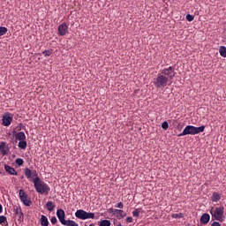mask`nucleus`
Returning a JSON list of instances; mask_svg holds the SVG:
<instances>
[{"label":"nucleus","mask_w":226,"mask_h":226,"mask_svg":"<svg viewBox=\"0 0 226 226\" xmlns=\"http://www.w3.org/2000/svg\"><path fill=\"white\" fill-rule=\"evenodd\" d=\"M176 75V69L173 66L164 68L157 73L156 77L154 79L153 84L156 89H164V87L169 86V82L174 79Z\"/></svg>","instance_id":"obj_1"},{"label":"nucleus","mask_w":226,"mask_h":226,"mask_svg":"<svg viewBox=\"0 0 226 226\" xmlns=\"http://www.w3.org/2000/svg\"><path fill=\"white\" fill-rule=\"evenodd\" d=\"M210 215L212 216V220H215L216 222H220L221 223H223L225 222V207H216L210 208Z\"/></svg>","instance_id":"obj_2"},{"label":"nucleus","mask_w":226,"mask_h":226,"mask_svg":"<svg viewBox=\"0 0 226 226\" xmlns=\"http://www.w3.org/2000/svg\"><path fill=\"white\" fill-rule=\"evenodd\" d=\"M35 192L43 195L44 193H49L50 192V187L45 182L40 179V177H35L33 180Z\"/></svg>","instance_id":"obj_3"},{"label":"nucleus","mask_w":226,"mask_h":226,"mask_svg":"<svg viewBox=\"0 0 226 226\" xmlns=\"http://www.w3.org/2000/svg\"><path fill=\"white\" fill-rule=\"evenodd\" d=\"M206 130V126L201 125L200 127H195L193 125H187L184 131L177 135V137H185V135H197L202 133Z\"/></svg>","instance_id":"obj_4"},{"label":"nucleus","mask_w":226,"mask_h":226,"mask_svg":"<svg viewBox=\"0 0 226 226\" xmlns=\"http://www.w3.org/2000/svg\"><path fill=\"white\" fill-rule=\"evenodd\" d=\"M75 216L79 220H88L89 218L93 220L94 219V213H87L85 210L79 209L76 211Z\"/></svg>","instance_id":"obj_5"},{"label":"nucleus","mask_w":226,"mask_h":226,"mask_svg":"<svg viewBox=\"0 0 226 226\" xmlns=\"http://www.w3.org/2000/svg\"><path fill=\"white\" fill-rule=\"evenodd\" d=\"M13 123V114L6 112L2 117V124L4 126H10Z\"/></svg>","instance_id":"obj_6"},{"label":"nucleus","mask_w":226,"mask_h":226,"mask_svg":"<svg viewBox=\"0 0 226 226\" xmlns=\"http://www.w3.org/2000/svg\"><path fill=\"white\" fill-rule=\"evenodd\" d=\"M19 199L25 206H27V207L31 206L32 204L31 199H29L26 192H24V190L22 189L19 190Z\"/></svg>","instance_id":"obj_7"},{"label":"nucleus","mask_w":226,"mask_h":226,"mask_svg":"<svg viewBox=\"0 0 226 226\" xmlns=\"http://www.w3.org/2000/svg\"><path fill=\"white\" fill-rule=\"evenodd\" d=\"M25 177L29 180L33 179V181L36 179V177H38L36 170H31L29 168L25 169Z\"/></svg>","instance_id":"obj_8"},{"label":"nucleus","mask_w":226,"mask_h":226,"mask_svg":"<svg viewBox=\"0 0 226 226\" xmlns=\"http://www.w3.org/2000/svg\"><path fill=\"white\" fill-rule=\"evenodd\" d=\"M56 216H57V218H58V220H59V222H60V223H62V225H65L67 222H68V221H66L64 218H65V216H66V214L64 213V210H63V209H57V211H56Z\"/></svg>","instance_id":"obj_9"},{"label":"nucleus","mask_w":226,"mask_h":226,"mask_svg":"<svg viewBox=\"0 0 226 226\" xmlns=\"http://www.w3.org/2000/svg\"><path fill=\"white\" fill-rule=\"evenodd\" d=\"M58 34L60 36H65L68 34V25L66 23L64 22L58 26Z\"/></svg>","instance_id":"obj_10"},{"label":"nucleus","mask_w":226,"mask_h":226,"mask_svg":"<svg viewBox=\"0 0 226 226\" xmlns=\"http://www.w3.org/2000/svg\"><path fill=\"white\" fill-rule=\"evenodd\" d=\"M209 220H211V216L209 215V214H203L200 217V223L202 225H207V223H209Z\"/></svg>","instance_id":"obj_11"},{"label":"nucleus","mask_w":226,"mask_h":226,"mask_svg":"<svg viewBox=\"0 0 226 226\" xmlns=\"http://www.w3.org/2000/svg\"><path fill=\"white\" fill-rule=\"evenodd\" d=\"M14 211L15 215L19 217L18 222H24V213L22 212V208L16 207Z\"/></svg>","instance_id":"obj_12"},{"label":"nucleus","mask_w":226,"mask_h":226,"mask_svg":"<svg viewBox=\"0 0 226 226\" xmlns=\"http://www.w3.org/2000/svg\"><path fill=\"white\" fill-rule=\"evenodd\" d=\"M4 170L7 172V174H10L11 176H17V170L13 169V167L10 165H4Z\"/></svg>","instance_id":"obj_13"},{"label":"nucleus","mask_w":226,"mask_h":226,"mask_svg":"<svg viewBox=\"0 0 226 226\" xmlns=\"http://www.w3.org/2000/svg\"><path fill=\"white\" fill-rule=\"evenodd\" d=\"M221 199L222 195L220 193H218L217 192H213L211 196L212 202H220Z\"/></svg>","instance_id":"obj_14"},{"label":"nucleus","mask_w":226,"mask_h":226,"mask_svg":"<svg viewBox=\"0 0 226 226\" xmlns=\"http://www.w3.org/2000/svg\"><path fill=\"white\" fill-rule=\"evenodd\" d=\"M16 140H26V133L24 132H19L15 134Z\"/></svg>","instance_id":"obj_15"},{"label":"nucleus","mask_w":226,"mask_h":226,"mask_svg":"<svg viewBox=\"0 0 226 226\" xmlns=\"http://www.w3.org/2000/svg\"><path fill=\"white\" fill-rule=\"evenodd\" d=\"M115 213H116L117 215H118L117 216V218L118 220H121V218H124V216H126V213H124V211H123V210H121V209H116V210H115Z\"/></svg>","instance_id":"obj_16"},{"label":"nucleus","mask_w":226,"mask_h":226,"mask_svg":"<svg viewBox=\"0 0 226 226\" xmlns=\"http://www.w3.org/2000/svg\"><path fill=\"white\" fill-rule=\"evenodd\" d=\"M46 209L52 212L54 209H56V204H54L52 201H48L46 203Z\"/></svg>","instance_id":"obj_17"},{"label":"nucleus","mask_w":226,"mask_h":226,"mask_svg":"<svg viewBox=\"0 0 226 226\" xmlns=\"http://www.w3.org/2000/svg\"><path fill=\"white\" fill-rule=\"evenodd\" d=\"M40 222L41 226H49V219L47 216L41 215Z\"/></svg>","instance_id":"obj_18"},{"label":"nucleus","mask_w":226,"mask_h":226,"mask_svg":"<svg viewBox=\"0 0 226 226\" xmlns=\"http://www.w3.org/2000/svg\"><path fill=\"white\" fill-rule=\"evenodd\" d=\"M18 147L19 149H26V147H27V141H26V139L20 140L18 144Z\"/></svg>","instance_id":"obj_19"},{"label":"nucleus","mask_w":226,"mask_h":226,"mask_svg":"<svg viewBox=\"0 0 226 226\" xmlns=\"http://www.w3.org/2000/svg\"><path fill=\"white\" fill-rule=\"evenodd\" d=\"M219 54L222 56V57H226V47L221 46L219 49Z\"/></svg>","instance_id":"obj_20"},{"label":"nucleus","mask_w":226,"mask_h":226,"mask_svg":"<svg viewBox=\"0 0 226 226\" xmlns=\"http://www.w3.org/2000/svg\"><path fill=\"white\" fill-rule=\"evenodd\" d=\"M8 33V28L0 26V36H4Z\"/></svg>","instance_id":"obj_21"},{"label":"nucleus","mask_w":226,"mask_h":226,"mask_svg":"<svg viewBox=\"0 0 226 226\" xmlns=\"http://www.w3.org/2000/svg\"><path fill=\"white\" fill-rule=\"evenodd\" d=\"M99 226H110V221L102 220L99 222Z\"/></svg>","instance_id":"obj_22"},{"label":"nucleus","mask_w":226,"mask_h":226,"mask_svg":"<svg viewBox=\"0 0 226 226\" xmlns=\"http://www.w3.org/2000/svg\"><path fill=\"white\" fill-rule=\"evenodd\" d=\"M65 226H79V223H77L75 221L67 220Z\"/></svg>","instance_id":"obj_23"},{"label":"nucleus","mask_w":226,"mask_h":226,"mask_svg":"<svg viewBox=\"0 0 226 226\" xmlns=\"http://www.w3.org/2000/svg\"><path fill=\"white\" fill-rule=\"evenodd\" d=\"M132 216H134V218H139V216H140V209L139 208H136L132 212Z\"/></svg>","instance_id":"obj_24"},{"label":"nucleus","mask_w":226,"mask_h":226,"mask_svg":"<svg viewBox=\"0 0 226 226\" xmlns=\"http://www.w3.org/2000/svg\"><path fill=\"white\" fill-rule=\"evenodd\" d=\"M52 52H53L52 49H48V50H44L42 52V54H43V56H45V57H49V56H52Z\"/></svg>","instance_id":"obj_25"},{"label":"nucleus","mask_w":226,"mask_h":226,"mask_svg":"<svg viewBox=\"0 0 226 226\" xmlns=\"http://www.w3.org/2000/svg\"><path fill=\"white\" fill-rule=\"evenodd\" d=\"M172 218H185V214L179 213V214H173Z\"/></svg>","instance_id":"obj_26"},{"label":"nucleus","mask_w":226,"mask_h":226,"mask_svg":"<svg viewBox=\"0 0 226 226\" xmlns=\"http://www.w3.org/2000/svg\"><path fill=\"white\" fill-rule=\"evenodd\" d=\"M16 164L19 165V167H21V165H24V159L22 158L16 159Z\"/></svg>","instance_id":"obj_27"},{"label":"nucleus","mask_w":226,"mask_h":226,"mask_svg":"<svg viewBox=\"0 0 226 226\" xmlns=\"http://www.w3.org/2000/svg\"><path fill=\"white\" fill-rule=\"evenodd\" d=\"M194 19H195V16H193L192 14H187L186 15V20H188V22H193Z\"/></svg>","instance_id":"obj_28"},{"label":"nucleus","mask_w":226,"mask_h":226,"mask_svg":"<svg viewBox=\"0 0 226 226\" xmlns=\"http://www.w3.org/2000/svg\"><path fill=\"white\" fill-rule=\"evenodd\" d=\"M8 221L6 219V216L0 215V225H3V223H6Z\"/></svg>","instance_id":"obj_29"},{"label":"nucleus","mask_w":226,"mask_h":226,"mask_svg":"<svg viewBox=\"0 0 226 226\" xmlns=\"http://www.w3.org/2000/svg\"><path fill=\"white\" fill-rule=\"evenodd\" d=\"M162 130H169V122H163L162 124Z\"/></svg>","instance_id":"obj_30"},{"label":"nucleus","mask_w":226,"mask_h":226,"mask_svg":"<svg viewBox=\"0 0 226 226\" xmlns=\"http://www.w3.org/2000/svg\"><path fill=\"white\" fill-rule=\"evenodd\" d=\"M50 222L53 225L57 223V218L56 216L51 217Z\"/></svg>","instance_id":"obj_31"},{"label":"nucleus","mask_w":226,"mask_h":226,"mask_svg":"<svg viewBox=\"0 0 226 226\" xmlns=\"http://www.w3.org/2000/svg\"><path fill=\"white\" fill-rule=\"evenodd\" d=\"M115 207H117L118 209H123L124 207V205H123V202L117 203Z\"/></svg>","instance_id":"obj_32"},{"label":"nucleus","mask_w":226,"mask_h":226,"mask_svg":"<svg viewBox=\"0 0 226 226\" xmlns=\"http://www.w3.org/2000/svg\"><path fill=\"white\" fill-rule=\"evenodd\" d=\"M4 147H6V143L2 142V143L0 144V149H1V151H3V149H4Z\"/></svg>","instance_id":"obj_33"},{"label":"nucleus","mask_w":226,"mask_h":226,"mask_svg":"<svg viewBox=\"0 0 226 226\" xmlns=\"http://www.w3.org/2000/svg\"><path fill=\"white\" fill-rule=\"evenodd\" d=\"M126 222H127V223H132L133 222V218L129 216L126 218Z\"/></svg>","instance_id":"obj_34"},{"label":"nucleus","mask_w":226,"mask_h":226,"mask_svg":"<svg viewBox=\"0 0 226 226\" xmlns=\"http://www.w3.org/2000/svg\"><path fill=\"white\" fill-rule=\"evenodd\" d=\"M211 226H222V224L218 222H214Z\"/></svg>","instance_id":"obj_35"},{"label":"nucleus","mask_w":226,"mask_h":226,"mask_svg":"<svg viewBox=\"0 0 226 226\" xmlns=\"http://www.w3.org/2000/svg\"><path fill=\"white\" fill-rule=\"evenodd\" d=\"M18 128H19V130H20L21 128H24V124H19Z\"/></svg>","instance_id":"obj_36"},{"label":"nucleus","mask_w":226,"mask_h":226,"mask_svg":"<svg viewBox=\"0 0 226 226\" xmlns=\"http://www.w3.org/2000/svg\"><path fill=\"white\" fill-rule=\"evenodd\" d=\"M0 213H3V205L0 204Z\"/></svg>","instance_id":"obj_37"},{"label":"nucleus","mask_w":226,"mask_h":226,"mask_svg":"<svg viewBox=\"0 0 226 226\" xmlns=\"http://www.w3.org/2000/svg\"><path fill=\"white\" fill-rule=\"evenodd\" d=\"M3 154H6V152H3Z\"/></svg>","instance_id":"obj_38"},{"label":"nucleus","mask_w":226,"mask_h":226,"mask_svg":"<svg viewBox=\"0 0 226 226\" xmlns=\"http://www.w3.org/2000/svg\"><path fill=\"white\" fill-rule=\"evenodd\" d=\"M89 226H94V224L92 223V224H90Z\"/></svg>","instance_id":"obj_39"}]
</instances>
